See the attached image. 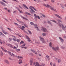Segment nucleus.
<instances>
[{
    "mask_svg": "<svg viewBox=\"0 0 66 66\" xmlns=\"http://www.w3.org/2000/svg\"><path fill=\"white\" fill-rule=\"evenodd\" d=\"M52 49L54 50H55V51H56V50H59V47H56L55 48L54 47H53L52 48Z\"/></svg>",
    "mask_w": 66,
    "mask_h": 66,
    "instance_id": "nucleus-1",
    "label": "nucleus"
},
{
    "mask_svg": "<svg viewBox=\"0 0 66 66\" xmlns=\"http://www.w3.org/2000/svg\"><path fill=\"white\" fill-rule=\"evenodd\" d=\"M34 15L35 18L37 19V18H38L39 19H40V17H39V16L36 15V14H34Z\"/></svg>",
    "mask_w": 66,
    "mask_h": 66,
    "instance_id": "nucleus-2",
    "label": "nucleus"
},
{
    "mask_svg": "<svg viewBox=\"0 0 66 66\" xmlns=\"http://www.w3.org/2000/svg\"><path fill=\"white\" fill-rule=\"evenodd\" d=\"M40 40L43 43H46V42L44 40V39L42 37L40 38Z\"/></svg>",
    "mask_w": 66,
    "mask_h": 66,
    "instance_id": "nucleus-3",
    "label": "nucleus"
},
{
    "mask_svg": "<svg viewBox=\"0 0 66 66\" xmlns=\"http://www.w3.org/2000/svg\"><path fill=\"white\" fill-rule=\"evenodd\" d=\"M33 65H35V66H39V63L37 62L36 63H35V62H34L33 64Z\"/></svg>",
    "mask_w": 66,
    "mask_h": 66,
    "instance_id": "nucleus-4",
    "label": "nucleus"
},
{
    "mask_svg": "<svg viewBox=\"0 0 66 66\" xmlns=\"http://www.w3.org/2000/svg\"><path fill=\"white\" fill-rule=\"evenodd\" d=\"M4 62L6 64H7L8 65H9V64H10V62H9V61L7 60H5Z\"/></svg>",
    "mask_w": 66,
    "mask_h": 66,
    "instance_id": "nucleus-5",
    "label": "nucleus"
},
{
    "mask_svg": "<svg viewBox=\"0 0 66 66\" xmlns=\"http://www.w3.org/2000/svg\"><path fill=\"white\" fill-rule=\"evenodd\" d=\"M16 9H17V10L19 12H20L21 13H23V12H22V10L20 11V9H19V8L18 7H16Z\"/></svg>",
    "mask_w": 66,
    "mask_h": 66,
    "instance_id": "nucleus-6",
    "label": "nucleus"
},
{
    "mask_svg": "<svg viewBox=\"0 0 66 66\" xmlns=\"http://www.w3.org/2000/svg\"><path fill=\"white\" fill-rule=\"evenodd\" d=\"M50 9L51 10H53V11H54L55 12H56V9H54L51 6V7H50Z\"/></svg>",
    "mask_w": 66,
    "mask_h": 66,
    "instance_id": "nucleus-7",
    "label": "nucleus"
},
{
    "mask_svg": "<svg viewBox=\"0 0 66 66\" xmlns=\"http://www.w3.org/2000/svg\"><path fill=\"white\" fill-rule=\"evenodd\" d=\"M55 16L58 17V18H60V19H62V18L61 17V16H60V15H58L57 14H55Z\"/></svg>",
    "mask_w": 66,
    "mask_h": 66,
    "instance_id": "nucleus-8",
    "label": "nucleus"
},
{
    "mask_svg": "<svg viewBox=\"0 0 66 66\" xmlns=\"http://www.w3.org/2000/svg\"><path fill=\"white\" fill-rule=\"evenodd\" d=\"M44 5L45 6H46V7L48 8L50 7H51V6H50V5H48V4H47V5L44 4Z\"/></svg>",
    "mask_w": 66,
    "mask_h": 66,
    "instance_id": "nucleus-9",
    "label": "nucleus"
},
{
    "mask_svg": "<svg viewBox=\"0 0 66 66\" xmlns=\"http://www.w3.org/2000/svg\"><path fill=\"white\" fill-rule=\"evenodd\" d=\"M33 59H31L30 61V65H32V63H33Z\"/></svg>",
    "mask_w": 66,
    "mask_h": 66,
    "instance_id": "nucleus-10",
    "label": "nucleus"
},
{
    "mask_svg": "<svg viewBox=\"0 0 66 66\" xmlns=\"http://www.w3.org/2000/svg\"><path fill=\"white\" fill-rule=\"evenodd\" d=\"M16 20L18 22H19L20 23H22V24L23 23V22H22V21H20L18 19H16Z\"/></svg>",
    "mask_w": 66,
    "mask_h": 66,
    "instance_id": "nucleus-11",
    "label": "nucleus"
},
{
    "mask_svg": "<svg viewBox=\"0 0 66 66\" xmlns=\"http://www.w3.org/2000/svg\"><path fill=\"white\" fill-rule=\"evenodd\" d=\"M22 27H20V29L21 30H23V31H24V30L23 29H24V28H25V27H24V26H22Z\"/></svg>",
    "mask_w": 66,
    "mask_h": 66,
    "instance_id": "nucleus-12",
    "label": "nucleus"
},
{
    "mask_svg": "<svg viewBox=\"0 0 66 66\" xmlns=\"http://www.w3.org/2000/svg\"><path fill=\"white\" fill-rule=\"evenodd\" d=\"M0 3L1 4L4 5V6H5V4L3 3V2H0Z\"/></svg>",
    "mask_w": 66,
    "mask_h": 66,
    "instance_id": "nucleus-13",
    "label": "nucleus"
},
{
    "mask_svg": "<svg viewBox=\"0 0 66 66\" xmlns=\"http://www.w3.org/2000/svg\"><path fill=\"white\" fill-rule=\"evenodd\" d=\"M30 12H31V13H32V14H33V13H35V11L33 10V9L32 10V11H31H31V10H30Z\"/></svg>",
    "mask_w": 66,
    "mask_h": 66,
    "instance_id": "nucleus-14",
    "label": "nucleus"
},
{
    "mask_svg": "<svg viewBox=\"0 0 66 66\" xmlns=\"http://www.w3.org/2000/svg\"><path fill=\"white\" fill-rule=\"evenodd\" d=\"M49 45L50 47H51V48H52V43H51V42H50L49 43Z\"/></svg>",
    "mask_w": 66,
    "mask_h": 66,
    "instance_id": "nucleus-15",
    "label": "nucleus"
},
{
    "mask_svg": "<svg viewBox=\"0 0 66 66\" xmlns=\"http://www.w3.org/2000/svg\"><path fill=\"white\" fill-rule=\"evenodd\" d=\"M47 23H49V24H50V25H51V26H52V24L51 23V22L49 21H48Z\"/></svg>",
    "mask_w": 66,
    "mask_h": 66,
    "instance_id": "nucleus-16",
    "label": "nucleus"
},
{
    "mask_svg": "<svg viewBox=\"0 0 66 66\" xmlns=\"http://www.w3.org/2000/svg\"><path fill=\"white\" fill-rule=\"evenodd\" d=\"M30 6V7H31L33 9H34V10H35V11H36V12H37V10L36 9H35V8H34L32 6Z\"/></svg>",
    "mask_w": 66,
    "mask_h": 66,
    "instance_id": "nucleus-17",
    "label": "nucleus"
},
{
    "mask_svg": "<svg viewBox=\"0 0 66 66\" xmlns=\"http://www.w3.org/2000/svg\"><path fill=\"white\" fill-rule=\"evenodd\" d=\"M62 29L63 30L65 31L66 29H65V27H64V25H62Z\"/></svg>",
    "mask_w": 66,
    "mask_h": 66,
    "instance_id": "nucleus-18",
    "label": "nucleus"
},
{
    "mask_svg": "<svg viewBox=\"0 0 66 66\" xmlns=\"http://www.w3.org/2000/svg\"><path fill=\"white\" fill-rule=\"evenodd\" d=\"M21 17L23 18V19L24 20H28V19H27V18H25L23 16H21Z\"/></svg>",
    "mask_w": 66,
    "mask_h": 66,
    "instance_id": "nucleus-19",
    "label": "nucleus"
},
{
    "mask_svg": "<svg viewBox=\"0 0 66 66\" xmlns=\"http://www.w3.org/2000/svg\"><path fill=\"white\" fill-rule=\"evenodd\" d=\"M23 6H24V7H25L26 8V9H28L29 8H28V7H27V6H26V5L24 4H23Z\"/></svg>",
    "mask_w": 66,
    "mask_h": 66,
    "instance_id": "nucleus-20",
    "label": "nucleus"
},
{
    "mask_svg": "<svg viewBox=\"0 0 66 66\" xmlns=\"http://www.w3.org/2000/svg\"><path fill=\"white\" fill-rule=\"evenodd\" d=\"M0 54L1 56H3V52H2V51H1Z\"/></svg>",
    "mask_w": 66,
    "mask_h": 66,
    "instance_id": "nucleus-21",
    "label": "nucleus"
},
{
    "mask_svg": "<svg viewBox=\"0 0 66 66\" xmlns=\"http://www.w3.org/2000/svg\"><path fill=\"white\" fill-rule=\"evenodd\" d=\"M59 26L61 28V27H62L63 26V25L62 24H60L59 23Z\"/></svg>",
    "mask_w": 66,
    "mask_h": 66,
    "instance_id": "nucleus-22",
    "label": "nucleus"
},
{
    "mask_svg": "<svg viewBox=\"0 0 66 66\" xmlns=\"http://www.w3.org/2000/svg\"><path fill=\"white\" fill-rule=\"evenodd\" d=\"M42 29L44 32H46V28H43Z\"/></svg>",
    "mask_w": 66,
    "mask_h": 66,
    "instance_id": "nucleus-23",
    "label": "nucleus"
},
{
    "mask_svg": "<svg viewBox=\"0 0 66 66\" xmlns=\"http://www.w3.org/2000/svg\"><path fill=\"white\" fill-rule=\"evenodd\" d=\"M0 33L1 34V35H2L3 36V37H5V36L4 35V34H3V33H2V32H1Z\"/></svg>",
    "mask_w": 66,
    "mask_h": 66,
    "instance_id": "nucleus-24",
    "label": "nucleus"
},
{
    "mask_svg": "<svg viewBox=\"0 0 66 66\" xmlns=\"http://www.w3.org/2000/svg\"><path fill=\"white\" fill-rule=\"evenodd\" d=\"M7 52L8 53H9V54L10 55H11V56H13V55H12V54H11V53L10 52Z\"/></svg>",
    "mask_w": 66,
    "mask_h": 66,
    "instance_id": "nucleus-25",
    "label": "nucleus"
},
{
    "mask_svg": "<svg viewBox=\"0 0 66 66\" xmlns=\"http://www.w3.org/2000/svg\"><path fill=\"white\" fill-rule=\"evenodd\" d=\"M60 5L61 6V7L63 8V9H64V6L63 5V4H60Z\"/></svg>",
    "mask_w": 66,
    "mask_h": 66,
    "instance_id": "nucleus-26",
    "label": "nucleus"
},
{
    "mask_svg": "<svg viewBox=\"0 0 66 66\" xmlns=\"http://www.w3.org/2000/svg\"><path fill=\"white\" fill-rule=\"evenodd\" d=\"M50 21H53V22H55V23H56V21L54 20H50Z\"/></svg>",
    "mask_w": 66,
    "mask_h": 66,
    "instance_id": "nucleus-27",
    "label": "nucleus"
},
{
    "mask_svg": "<svg viewBox=\"0 0 66 66\" xmlns=\"http://www.w3.org/2000/svg\"><path fill=\"white\" fill-rule=\"evenodd\" d=\"M25 14H27V15H30V16H31V14H30V13H29L28 12L25 13Z\"/></svg>",
    "mask_w": 66,
    "mask_h": 66,
    "instance_id": "nucleus-28",
    "label": "nucleus"
},
{
    "mask_svg": "<svg viewBox=\"0 0 66 66\" xmlns=\"http://www.w3.org/2000/svg\"><path fill=\"white\" fill-rule=\"evenodd\" d=\"M59 38L61 40H62V41H64V39H63L61 37H59Z\"/></svg>",
    "mask_w": 66,
    "mask_h": 66,
    "instance_id": "nucleus-29",
    "label": "nucleus"
},
{
    "mask_svg": "<svg viewBox=\"0 0 66 66\" xmlns=\"http://www.w3.org/2000/svg\"><path fill=\"white\" fill-rule=\"evenodd\" d=\"M58 61L59 63H61V60L60 59H58Z\"/></svg>",
    "mask_w": 66,
    "mask_h": 66,
    "instance_id": "nucleus-30",
    "label": "nucleus"
},
{
    "mask_svg": "<svg viewBox=\"0 0 66 66\" xmlns=\"http://www.w3.org/2000/svg\"><path fill=\"white\" fill-rule=\"evenodd\" d=\"M9 47H10V48H13V47L12 45L10 44V45H9Z\"/></svg>",
    "mask_w": 66,
    "mask_h": 66,
    "instance_id": "nucleus-31",
    "label": "nucleus"
},
{
    "mask_svg": "<svg viewBox=\"0 0 66 66\" xmlns=\"http://www.w3.org/2000/svg\"><path fill=\"white\" fill-rule=\"evenodd\" d=\"M2 32H3V33H4V34H7V32H5L3 30L2 31Z\"/></svg>",
    "mask_w": 66,
    "mask_h": 66,
    "instance_id": "nucleus-32",
    "label": "nucleus"
},
{
    "mask_svg": "<svg viewBox=\"0 0 66 66\" xmlns=\"http://www.w3.org/2000/svg\"><path fill=\"white\" fill-rule=\"evenodd\" d=\"M18 59H23L22 57H21V56H18Z\"/></svg>",
    "mask_w": 66,
    "mask_h": 66,
    "instance_id": "nucleus-33",
    "label": "nucleus"
},
{
    "mask_svg": "<svg viewBox=\"0 0 66 66\" xmlns=\"http://www.w3.org/2000/svg\"><path fill=\"white\" fill-rule=\"evenodd\" d=\"M16 41L17 42H20V39H16Z\"/></svg>",
    "mask_w": 66,
    "mask_h": 66,
    "instance_id": "nucleus-34",
    "label": "nucleus"
},
{
    "mask_svg": "<svg viewBox=\"0 0 66 66\" xmlns=\"http://www.w3.org/2000/svg\"><path fill=\"white\" fill-rule=\"evenodd\" d=\"M30 24H31V25H34V23L32 22H30Z\"/></svg>",
    "mask_w": 66,
    "mask_h": 66,
    "instance_id": "nucleus-35",
    "label": "nucleus"
},
{
    "mask_svg": "<svg viewBox=\"0 0 66 66\" xmlns=\"http://www.w3.org/2000/svg\"><path fill=\"white\" fill-rule=\"evenodd\" d=\"M57 21H58V22H62V21L59 19L57 20Z\"/></svg>",
    "mask_w": 66,
    "mask_h": 66,
    "instance_id": "nucleus-36",
    "label": "nucleus"
},
{
    "mask_svg": "<svg viewBox=\"0 0 66 66\" xmlns=\"http://www.w3.org/2000/svg\"><path fill=\"white\" fill-rule=\"evenodd\" d=\"M35 28H37V30L38 31H39V29H38V27H35Z\"/></svg>",
    "mask_w": 66,
    "mask_h": 66,
    "instance_id": "nucleus-37",
    "label": "nucleus"
},
{
    "mask_svg": "<svg viewBox=\"0 0 66 66\" xmlns=\"http://www.w3.org/2000/svg\"><path fill=\"white\" fill-rule=\"evenodd\" d=\"M15 50L17 52H18V51H20V49H16Z\"/></svg>",
    "mask_w": 66,
    "mask_h": 66,
    "instance_id": "nucleus-38",
    "label": "nucleus"
},
{
    "mask_svg": "<svg viewBox=\"0 0 66 66\" xmlns=\"http://www.w3.org/2000/svg\"><path fill=\"white\" fill-rule=\"evenodd\" d=\"M28 32H29V33L30 34H32V32H31V31H30L29 30H28Z\"/></svg>",
    "mask_w": 66,
    "mask_h": 66,
    "instance_id": "nucleus-39",
    "label": "nucleus"
},
{
    "mask_svg": "<svg viewBox=\"0 0 66 66\" xmlns=\"http://www.w3.org/2000/svg\"><path fill=\"white\" fill-rule=\"evenodd\" d=\"M26 38L27 39H30V38L29 37H28V36H26Z\"/></svg>",
    "mask_w": 66,
    "mask_h": 66,
    "instance_id": "nucleus-40",
    "label": "nucleus"
},
{
    "mask_svg": "<svg viewBox=\"0 0 66 66\" xmlns=\"http://www.w3.org/2000/svg\"><path fill=\"white\" fill-rule=\"evenodd\" d=\"M42 35H43V36H46V34L45 33H43L42 34Z\"/></svg>",
    "mask_w": 66,
    "mask_h": 66,
    "instance_id": "nucleus-41",
    "label": "nucleus"
},
{
    "mask_svg": "<svg viewBox=\"0 0 66 66\" xmlns=\"http://www.w3.org/2000/svg\"><path fill=\"white\" fill-rule=\"evenodd\" d=\"M33 52L34 53H35V54H37V52H36V51H34Z\"/></svg>",
    "mask_w": 66,
    "mask_h": 66,
    "instance_id": "nucleus-42",
    "label": "nucleus"
},
{
    "mask_svg": "<svg viewBox=\"0 0 66 66\" xmlns=\"http://www.w3.org/2000/svg\"><path fill=\"white\" fill-rule=\"evenodd\" d=\"M7 29L9 30H10V31H12L11 29L10 28H7Z\"/></svg>",
    "mask_w": 66,
    "mask_h": 66,
    "instance_id": "nucleus-43",
    "label": "nucleus"
},
{
    "mask_svg": "<svg viewBox=\"0 0 66 66\" xmlns=\"http://www.w3.org/2000/svg\"><path fill=\"white\" fill-rule=\"evenodd\" d=\"M24 43V42H23V41H21V42L20 43V44H21L22 43L23 44Z\"/></svg>",
    "mask_w": 66,
    "mask_h": 66,
    "instance_id": "nucleus-44",
    "label": "nucleus"
},
{
    "mask_svg": "<svg viewBox=\"0 0 66 66\" xmlns=\"http://www.w3.org/2000/svg\"><path fill=\"white\" fill-rule=\"evenodd\" d=\"M13 48L14 49H17V47L15 46H14V47Z\"/></svg>",
    "mask_w": 66,
    "mask_h": 66,
    "instance_id": "nucleus-45",
    "label": "nucleus"
},
{
    "mask_svg": "<svg viewBox=\"0 0 66 66\" xmlns=\"http://www.w3.org/2000/svg\"><path fill=\"white\" fill-rule=\"evenodd\" d=\"M42 15L43 16V17H44V18H45V17L46 16H45V15H44V14H42Z\"/></svg>",
    "mask_w": 66,
    "mask_h": 66,
    "instance_id": "nucleus-46",
    "label": "nucleus"
},
{
    "mask_svg": "<svg viewBox=\"0 0 66 66\" xmlns=\"http://www.w3.org/2000/svg\"><path fill=\"white\" fill-rule=\"evenodd\" d=\"M13 1H16L17 2H18V1L17 0H13Z\"/></svg>",
    "mask_w": 66,
    "mask_h": 66,
    "instance_id": "nucleus-47",
    "label": "nucleus"
},
{
    "mask_svg": "<svg viewBox=\"0 0 66 66\" xmlns=\"http://www.w3.org/2000/svg\"><path fill=\"white\" fill-rule=\"evenodd\" d=\"M14 24H15V25H16V26H18V24L16 23H14Z\"/></svg>",
    "mask_w": 66,
    "mask_h": 66,
    "instance_id": "nucleus-48",
    "label": "nucleus"
},
{
    "mask_svg": "<svg viewBox=\"0 0 66 66\" xmlns=\"http://www.w3.org/2000/svg\"><path fill=\"white\" fill-rule=\"evenodd\" d=\"M19 7L20 8V9H22V7H21V6H20V5H19Z\"/></svg>",
    "mask_w": 66,
    "mask_h": 66,
    "instance_id": "nucleus-49",
    "label": "nucleus"
},
{
    "mask_svg": "<svg viewBox=\"0 0 66 66\" xmlns=\"http://www.w3.org/2000/svg\"><path fill=\"white\" fill-rule=\"evenodd\" d=\"M46 57L47 59H49V57H49V56L47 55L46 56Z\"/></svg>",
    "mask_w": 66,
    "mask_h": 66,
    "instance_id": "nucleus-50",
    "label": "nucleus"
},
{
    "mask_svg": "<svg viewBox=\"0 0 66 66\" xmlns=\"http://www.w3.org/2000/svg\"><path fill=\"white\" fill-rule=\"evenodd\" d=\"M19 62H22V60H21V59H20L19 60Z\"/></svg>",
    "mask_w": 66,
    "mask_h": 66,
    "instance_id": "nucleus-51",
    "label": "nucleus"
},
{
    "mask_svg": "<svg viewBox=\"0 0 66 66\" xmlns=\"http://www.w3.org/2000/svg\"><path fill=\"white\" fill-rule=\"evenodd\" d=\"M10 44H6V45H7L8 46H10Z\"/></svg>",
    "mask_w": 66,
    "mask_h": 66,
    "instance_id": "nucleus-52",
    "label": "nucleus"
},
{
    "mask_svg": "<svg viewBox=\"0 0 66 66\" xmlns=\"http://www.w3.org/2000/svg\"><path fill=\"white\" fill-rule=\"evenodd\" d=\"M30 39H29L28 40V42H31V40H30Z\"/></svg>",
    "mask_w": 66,
    "mask_h": 66,
    "instance_id": "nucleus-53",
    "label": "nucleus"
},
{
    "mask_svg": "<svg viewBox=\"0 0 66 66\" xmlns=\"http://www.w3.org/2000/svg\"><path fill=\"white\" fill-rule=\"evenodd\" d=\"M12 55L13 56V57H14L15 56V55L14 54L12 53Z\"/></svg>",
    "mask_w": 66,
    "mask_h": 66,
    "instance_id": "nucleus-54",
    "label": "nucleus"
},
{
    "mask_svg": "<svg viewBox=\"0 0 66 66\" xmlns=\"http://www.w3.org/2000/svg\"><path fill=\"white\" fill-rule=\"evenodd\" d=\"M3 51L6 52H7V51L6 50H4Z\"/></svg>",
    "mask_w": 66,
    "mask_h": 66,
    "instance_id": "nucleus-55",
    "label": "nucleus"
},
{
    "mask_svg": "<svg viewBox=\"0 0 66 66\" xmlns=\"http://www.w3.org/2000/svg\"><path fill=\"white\" fill-rule=\"evenodd\" d=\"M29 55H32V54L31 53H29Z\"/></svg>",
    "mask_w": 66,
    "mask_h": 66,
    "instance_id": "nucleus-56",
    "label": "nucleus"
},
{
    "mask_svg": "<svg viewBox=\"0 0 66 66\" xmlns=\"http://www.w3.org/2000/svg\"><path fill=\"white\" fill-rule=\"evenodd\" d=\"M24 26L26 27V28H28V26H27L26 24H24Z\"/></svg>",
    "mask_w": 66,
    "mask_h": 66,
    "instance_id": "nucleus-57",
    "label": "nucleus"
},
{
    "mask_svg": "<svg viewBox=\"0 0 66 66\" xmlns=\"http://www.w3.org/2000/svg\"><path fill=\"white\" fill-rule=\"evenodd\" d=\"M9 60H13V59L11 58V57H9Z\"/></svg>",
    "mask_w": 66,
    "mask_h": 66,
    "instance_id": "nucleus-58",
    "label": "nucleus"
},
{
    "mask_svg": "<svg viewBox=\"0 0 66 66\" xmlns=\"http://www.w3.org/2000/svg\"><path fill=\"white\" fill-rule=\"evenodd\" d=\"M25 45H26L25 44H24L22 45V47H24L25 46Z\"/></svg>",
    "mask_w": 66,
    "mask_h": 66,
    "instance_id": "nucleus-59",
    "label": "nucleus"
},
{
    "mask_svg": "<svg viewBox=\"0 0 66 66\" xmlns=\"http://www.w3.org/2000/svg\"><path fill=\"white\" fill-rule=\"evenodd\" d=\"M61 48H62V49H64L65 48V47H63V46H62Z\"/></svg>",
    "mask_w": 66,
    "mask_h": 66,
    "instance_id": "nucleus-60",
    "label": "nucleus"
},
{
    "mask_svg": "<svg viewBox=\"0 0 66 66\" xmlns=\"http://www.w3.org/2000/svg\"><path fill=\"white\" fill-rule=\"evenodd\" d=\"M22 61H21V62H18V63L19 64H21V63H22Z\"/></svg>",
    "mask_w": 66,
    "mask_h": 66,
    "instance_id": "nucleus-61",
    "label": "nucleus"
},
{
    "mask_svg": "<svg viewBox=\"0 0 66 66\" xmlns=\"http://www.w3.org/2000/svg\"><path fill=\"white\" fill-rule=\"evenodd\" d=\"M12 40V38H10L9 39V40Z\"/></svg>",
    "mask_w": 66,
    "mask_h": 66,
    "instance_id": "nucleus-62",
    "label": "nucleus"
},
{
    "mask_svg": "<svg viewBox=\"0 0 66 66\" xmlns=\"http://www.w3.org/2000/svg\"><path fill=\"white\" fill-rule=\"evenodd\" d=\"M38 2H41L40 0H38Z\"/></svg>",
    "mask_w": 66,
    "mask_h": 66,
    "instance_id": "nucleus-63",
    "label": "nucleus"
},
{
    "mask_svg": "<svg viewBox=\"0 0 66 66\" xmlns=\"http://www.w3.org/2000/svg\"><path fill=\"white\" fill-rule=\"evenodd\" d=\"M64 38H66V36H64Z\"/></svg>",
    "mask_w": 66,
    "mask_h": 66,
    "instance_id": "nucleus-64",
    "label": "nucleus"
}]
</instances>
